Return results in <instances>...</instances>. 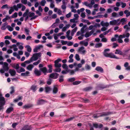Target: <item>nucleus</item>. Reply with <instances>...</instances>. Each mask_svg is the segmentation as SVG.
Here are the masks:
<instances>
[{
    "instance_id": "864d4df0",
    "label": "nucleus",
    "mask_w": 130,
    "mask_h": 130,
    "mask_svg": "<svg viewBox=\"0 0 130 130\" xmlns=\"http://www.w3.org/2000/svg\"><path fill=\"white\" fill-rule=\"evenodd\" d=\"M62 67L64 69H68V66L67 65V64H64L62 65Z\"/></svg>"
},
{
    "instance_id": "c85d7f7f",
    "label": "nucleus",
    "mask_w": 130,
    "mask_h": 130,
    "mask_svg": "<svg viewBox=\"0 0 130 130\" xmlns=\"http://www.w3.org/2000/svg\"><path fill=\"white\" fill-rule=\"evenodd\" d=\"M80 44H81L84 45L85 46H86L88 44V42H85L84 41H80Z\"/></svg>"
},
{
    "instance_id": "473e14b6",
    "label": "nucleus",
    "mask_w": 130,
    "mask_h": 130,
    "mask_svg": "<svg viewBox=\"0 0 130 130\" xmlns=\"http://www.w3.org/2000/svg\"><path fill=\"white\" fill-rule=\"evenodd\" d=\"M25 71V69L23 68H21L20 69V70H17V72L19 73H20L22 72H24Z\"/></svg>"
},
{
    "instance_id": "2f4dec72",
    "label": "nucleus",
    "mask_w": 130,
    "mask_h": 130,
    "mask_svg": "<svg viewBox=\"0 0 130 130\" xmlns=\"http://www.w3.org/2000/svg\"><path fill=\"white\" fill-rule=\"evenodd\" d=\"M75 80V78L74 77L70 78L68 80V81L69 82H74Z\"/></svg>"
},
{
    "instance_id": "f03ea898",
    "label": "nucleus",
    "mask_w": 130,
    "mask_h": 130,
    "mask_svg": "<svg viewBox=\"0 0 130 130\" xmlns=\"http://www.w3.org/2000/svg\"><path fill=\"white\" fill-rule=\"evenodd\" d=\"M6 101L4 97H0V111H3L4 109Z\"/></svg>"
},
{
    "instance_id": "052dcab7",
    "label": "nucleus",
    "mask_w": 130,
    "mask_h": 130,
    "mask_svg": "<svg viewBox=\"0 0 130 130\" xmlns=\"http://www.w3.org/2000/svg\"><path fill=\"white\" fill-rule=\"evenodd\" d=\"M119 38L120 39H122L123 38H125L126 37L125 35L123 34V35H120L119 36Z\"/></svg>"
},
{
    "instance_id": "5701e85b",
    "label": "nucleus",
    "mask_w": 130,
    "mask_h": 130,
    "mask_svg": "<svg viewBox=\"0 0 130 130\" xmlns=\"http://www.w3.org/2000/svg\"><path fill=\"white\" fill-rule=\"evenodd\" d=\"M51 90V88L49 87H45V91L46 93H48Z\"/></svg>"
},
{
    "instance_id": "72a5a7b5",
    "label": "nucleus",
    "mask_w": 130,
    "mask_h": 130,
    "mask_svg": "<svg viewBox=\"0 0 130 130\" xmlns=\"http://www.w3.org/2000/svg\"><path fill=\"white\" fill-rule=\"evenodd\" d=\"M58 89L55 86H54V87L53 92L54 94L58 92Z\"/></svg>"
},
{
    "instance_id": "7ed1b4c3",
    "label": "nucleus",
    "mask_w": 130,
    "mask_h": 130,
    "mask_svg": "<svg viewBox=\"0 0 130 130\" xmlns=\"http://www.w3.org/2000/svg\"><path fill=\"white\" fill-rule=\"evenodd\" d=\"M41 56V54L40 53H34L33 54L32 57L30 58L31 61H32L33 60L34 61L37 60L39 57H40Z\"/></svg>"
},
{
    "instance_id": "bf43d9fd",
    "label": "nucleus",
    "mask_w": 130,
    "mask_h": 130,
    "mask_svg": "<svg viewBox=\"0 0 130 130\" xmlns=\"http://www.w3.org/2000/svg\"><path fill=\"white\" fill-rule=\"evenodd\" d=\"M48 17H46L44 18L43 19V20L47 22L49 20H51V19H49L48 18Z\"/></svg>"
},
{
    "instance_id": "69168bd1",
    "label": "nucleus",
    "mask_w": 130,
    "mask_h": 130,
    "mask_svg": "<svg viewBox=\"0 0 130 130\" xmlns=\"http://www.w3.org/2000/svg\"><path fill=\"white\" fill-rule=\"evenodd\" d=\"M113 46L112 47L113 48H115L116 47L118 46V45L116 43H113Z\"/></svg>"
},
{
    "instance_id": "2eb2a0df",
    "label": "nucleus",
    "mask_w": 130,
    "mask_h": 130,
    "mask_svg": "<svg viewBox=\"0 0 130 130\" xmlns=\"http://www.w3.org/2000/svg\"><path fill=\"white\" fill-rule=\"evenodd\" d=\"M45 102H46L45 101V100L43 99H40L38 100L37 103L38 105H39L44 104Z\"/></svg>"
},
{
    "instance_id": "f3484780",
    "label": "nucleus",
    "mask_w": 130,
    "mask_h": 130,
    "mask_svg": "<svg viewBox=\"0 0 130 130\" xmlns=\"http://www.w3.org/2000/svg\"><path fill=\"white\" fill-rule=\"evenodd\" d=\"M40 70L44 73V75H46V73H47V69L46 67H44L40 69Z\"/></svg>"
},
{
    "instance_id": "0eeeda50",
    "label": "nucleus",
    "mask_w": 130,
    "mask_h": 130,
    "mask_svg": "<svg viewBox=\"0 0 130 130\" xmlns=\"http://www.w3.org/2000/svg\"><path fill=\"white\" fill-rule=\"evenodd\" d=\"M115 53L116 54H118L124 56L126 55V54L125 53H123L121 51L119 50H116L115 52Z\"/></svg>"
},
{
    "instance_id": "f704fd0d",
    "label": "nucleus",
    "mask_w": 130,
    "mask_h": 130,
    "mask_svg": "<svg viewBox=\"0 0 130 130\" xmlns=\"http://www.w3.org/2000/svg\"><path fill=\"white\" fill-rule=\"evenodd\" d=\"M92 89V87H89L84 89V90L85 91H88Z\"/></svg>"
},
{
    "instance_id": "b1692460",
    "label": "nucleus",
    "mask_w": 130,
    "mask_h": 130,
    "mask_svg": "<svg viewBox=\"0 0 130 130\" xmlns=\"http://www.w3.org/2000/svg\"><path fill=\"white\" fill-rule=\"evenodd\" d=\"M49 69L47 71V73H51L52 72V66L51 64L49 65L48 66Z\"/></svg>"
},
{
    "instance_id": "aec40b11",
    "label": "nucleus",
    "mask_w": 130,
    "mask_h": 130,
    "mask_svg": "<svg viewBox=\"0 0 130 130\" xmlns=\"http://www.w3.org/2000/svg\"><path fill=\"white\" fill-rule=\"evenodd\" d=\"M13 110V108L12 107H10L8 108L6 110V112L7 113H9Z\"/></svg>"
},
{
    "instance_id": "ea45409f",
    "label": "nucleus",
    "mask_w": 130,
    "mask_h": 130,
    "mask_svg": "<svg viewBox=\"0 0 130 130\" xmlns=\"http://www.w3.org/2000/svg\"><path fill=\"white\" fill-rule=\"evenodd\" d=\"M7 28L10 31H12L13 30V28L10 26V25H7Z\"/></svg>"
},
{
    "instance_id": "423d86ee",
    "label": "nucleus",
    "mask_w": 130,
    "mask_h": 130,
    "mask_svg": "<svg viewBox=\"0 0 130 130\" xmlns=\"http://www.w3.org/2000/svg\"><path fill=\"white\" fill-rule=\"evenodd\" d=\"M8 64L6 62H4V65L3 66V68L5 71H8L9 69V68L8 66Z\"/></svg>"
},
{
    "instance_id": "f257e3e1",
    "label": "nucleus",
    "mask_w": 130,
    "mask_h": 130,
    "mask_svg": "<svg viewBox=\"0 0 130 130\" xmlns=\"http://www.w3.org/2000/svg\"><path fill=\"white\" fill-rule=\"evenodd\" d=\"M110 50L109 49H106L104 50L103 53V55L105 57H110L111 58H116L117 59H119V58L116 56V55H114L113 53H107V51H109Z\"/></svg>"
},
{
    "instance_id": "6e6552de",
    "label": "nucleus",
    "mask_w": 130,
    "mask_h": 130,
    "mask_svg": "<svg viewBox=\"0 0 130 130\" xmlns=\"http://www.w3.org/2000/svg\"><path fill=\"white\" fill-rule=\"evenodd\" d=\"M113 114V113L110 112H103L100 115V117H101L103 116H106Z\"/></svg>"
},
{
    "instance_id": "13d9d810",
    "label": "nucleus",
    "mask_w": 130,
    "mask_h": 130,
    "mask_svg": "<svg viewBox=\"0 0 130 130\" xmlns=\"http://www.w3.org/2000/svg\"><path fill=\"white\" fill-rule=\"evenodd\" d=\"M61 42L63 45L66 44L67 43V41H64L63 40H61Z\"/></svg>"
},
{
    "instance_id": "09e8293b",
    "label": "nucleus",
    "mask_w": 130,
    "mask_h": 130,
    "mask_svg": "<svg viewBox=\"0 0 130 130\" xmlns=\"http://www.w3.org/2000/svg\"><path fill=\"white\" fill-rule=\"evenodd\" d=\"M61 70V68H57L55 69L54 70V71L55 72H60Z\"/></svg>"
},
{
    "instance_id": "9d476101",
    "label": "nucleus",
    "mask_w": 130,
    "mask_h": 130,
    "mask_svg": "<svg viewBox=\"0 0 130 130\" xmlns=\"http://www.w3.org/2000/svg\"><path fill=\"white\" fill-rule=\"evenodd\" d=\"M9 72L11 76H14L16 73V72L15 70L14 69L12 70L11 69L9 70Z\"/></svg>"
},
{
    "instance_id": "6e6d98bb",
    "label": "nucleus",
    "mask_w": 130,
    "mask_h": 130,
    "mask_svg": "<svg viewBox=\"0 0 130 130\" xmlns=\"http://www.w3.org/2000/svg\"><path fill=\"white\" fill-rule=\"evenodd\" d=\"M126 21L125 18H123L121 19L120 22H122V25H124V23Z\"/></svg>"
},
{
    "instance_id": "58836bf2",
    "label": "nucleus",
    "mask_w": 130,
    "mask_h": 130,
    "mask_svg": "<svg viewBox=\"0 0 130 130\" xmlns=\"http://www.w3.org/2000/svg\"><path fill=\"white\" fill-rule=\"evenodd\" d=\"M52 80L51 78H49L47 82L46 83L48 85H50L52 83Z\"/></svg>"
},
{
    "instance_id": "412c9836",
    "label": "nucleus",
    "mask_w": 130,
    "mask_h": 130,
    "mask_svg": "<svg viewBox=\"0 0 130 130\" xmlns=\"http://www.w3.org/2000/svg\"><path fill=\"white\" fill-rule=\"evenodd\" d=\"M7 24H8L7 22H6L3 24L2 27L1 28V29L5 30L7 28V26L6 27V26L7 25Z\"/></svg>"
},
{
    "instance_id": "0e129e2a",
    "label": "nucleus",
    "mask_w": 130,
    "mask_h": 130,
    "mask_svg": "<svg viewBox=\"0 0 130 130\" xmlns=\"http://www.w3.org/2000/svg\"><path fill=\"white\" fill-rule=\"evenodd\" d=\"M21 2L24 4H26L27 3V0H21Z\"/></svg>"
},
{
    "instance_id": "e433bc0d",
    "label": "nucleus",
    "mask_w": 130,
    "mask_h": 130,
    "mask_svg": "<svg viewBox=\"0 0 130 130\" xmlns=\"http://www.w3.org/2000/svg\"><path fill=\"white\" fill-rule=\"evenodd\" d=\"M64 76L63 75H60L59 79V81L60 83H62L64 81V79L63 78Z\"/></svg>"
},
{
    "instance_id": "39448f33",
    "label": "nucleus",
    "mask_w": 130,
    "mask_h": 130,
    "mask_svg": "<svg viewBox=\"0 0 130 130\" xmlns=\"http://www.w3.org/2000/svg\"><path fill=\"white\" fill-rule=\"evenodd\" d=\"M59 74L56 73H53L50 74L49 78L54 79H56L58 78Z\"/></svg>"
},
{
    "instance_id": "37998d69",
    "label": "nucleus",
    "mask_w": 130,
    "mask_h": 130,
    "mask_svg": "<svg viewBox=\"0 0 130 130\" xmlns=\"http://www.w3.org/2000/svg\"><path fill=\"white\" fill-rule=\"evenodd\" d=\"M75 59L77 60V61H79L80 60V58L79 57V55L78 54H76L75 55Z\"/></svg>"
},
{
    "instance_id": "49530a36",
    "label": "nucleus",
    "mask_w": 130,
    "mask_h": 130,
    "mask_svg": "<svg viewBox=\"0 0 130 130\" xmlns=\"http://www.w3.org/2000/svg\"><path fill=\"white\" fill-rule=\"evenodd\" d=\"M28 14H29L28 16L29 17L31 18L34 17L35 15V14L34 13L30 12H29Z\"/></svg>"
},
{
    "instance_id": "a18cd8bd",
    "label": "nucleus",
    "mask_w": 130,
    "mask_h": 130,
    "mask_svg": "<svg viewBox=\"0 0 130 130\" xmlns=\"http://www.w3.org/2000/svg\"><path fill=\"white\" fill-rule=\"evenodd\" d=\"M13 8V7H12L10 8V9L9 10V14H11L12 12L14 11V9Z\"/></svg>"
},
{
    "instance_id": "5fc2aeb1",
    "label": "nucleus",
    "mask_w": 130,
    "mask_h": 130,
    "mask_svg": "<svg viewBox=\"0 0 130 130\" xmlns=\"http://www.w3.org/2000/svg\"><path fill=\"white\" fill-rule=\"evenodd\" d=\"M12 46L14 48H13L14 51H15L18 50V49L16 47L17 46L16 45L14 44L12 45Z\"/></svg>"
},
{
    "instance_id": "603ef678",
    "label": "nucleus",
    "mask_w": 130,
    "mask_h": 130,
    "mask_svg": "<svg viewBox=\"0 0 130 130\" xmlns=\"http://www.w3.org/2000/svg\"><path fill=\"white\" fill-rule=\"evenodd\" d=\"M46 3V2L45 0H42V1L41 2V5L42 6H44Z\"/></svg>"
},
{
    "instance_id": "393cba45",
    "label": "nucleus",
    "mask_w": 130,
    "mask_h": 130,
    "mask_svg": "<svg viewBox=\"0 0 130 130\" xmlns=\"http://www.w3.org/2000/svg\"><path fill=\"white\" fill-rule=\"evenodd\" d=\"M34 66L33 65L30 64L28 65L27 67V69L29 71L31 70L32 68L34 67Z\"/></svg>"
},
{
    "instance_id": "a19ab883",
    "label": "nucleus",
    "mask_w": 130,
    "mask_h": 130,
    "mask_svg": "<svg viewBox=\"0 0 130 130\" xmlns=\"http://www.w3.org/2000/svg\"><path fill=\"white\" fill-rule=\"evenodd\" d=\"M11 89V91L10 92V93L11 94H13L15 91L14 87L13 86H12L10 88Z\"/></svg>"
},
{
    "instance_id": "dca6fc26",
    "label": "nucleus",
    "mask_w": 130,
    "mask_h": 130,
    "mask_svg": "<svg viewBox=\"0 0 130 130\" xmlns=\"http://www.w3.org/2000/svg\"><path fill=\"white\" fill-rule=\"evenodd\" d=\"M35 74L37 76H39L41 74V71L38 70L37 69H35L34 71Z\"/></svg>"
},
{
    "instance_id": "3c124183",
    "label": "nucleus",
    "mask_w": 130,
    "mask_h": 130,
    "mask_svg": "<svg viewBox=\"0 0 130 130\" xmlns=\"http://www.w3.org/2000/svg\"><path fill=\"white\" fill-rule=\"evenodd\" d=\"M91 35V34H90L89 32H87L84 35V36L86 38H87L89 37Z\"/></svg>"
},
{
    "instance_id": "f8f14e48",
    "label": "nucleus",
    "mask_w": 130,
    "mask_h": 130,
    "mask_svg": "<svg viewBox=\"0 0 130 130\" xmlns=\"http://www.w3.org/2000/svg\"><path fill=\"white\" fill-rule=\"evenodd\" d=\"M93 125L94 127L96 128H101L103 126V125L102 124H100L98 125L97 123H93Z\"/></svg>"
},
{
    "instance_id": "ddd939ff",
    "label": "nucleus",
    "mask_w": 130,
    "mask_h": 130,
    "mask_svg": "<svg viewBox=\"0 0 130 130\" xmlns=\"http://www.w3.org/2000/svg\"><path fill=\"white\" fill-rule=\"evenodd\" d=\"M84 49V47H80L78 50V51L79 52H82V54H85L86 51L85 50H83Z\"/></svg>"
},
{
    "instance_id": "338daca9",
    "label": "nucleus",
    "mask_w": 130,
    "mask_h": 130,
    "mask_svg": "<svg viewBox=\"0 0 130 130\" xmlns=\"http://www.w3.org/2000/svg\"><path fill=\"white\" fill-rule=\"evenodd\" d=\"M81 16L83 18H84L86 17V15L85 13H82L81 14Z\"/></svg>"
},
{
    "instance_id": "9b49d317",
    "label": "nucleus",
    "mask_w": 130,
    "mask_h": 130,
    "mask_svg": "<svg viewBox=\"0 0 130 130\" xmlns=\"http://www.w3.org/2000/svg\"><path fill=\"white\" fill-rule=\"evenodd\" d=\"M95 70L98 71L100 72L101 73H103V69L101 67L98 66L96 67Z\"/></svg>"
},
{
    "instance_id": "c9c22d12",
    "label": "nucleus",
    "mask_w": 130,
    "mask_h": 130,
    "mask_svg": "<svg viewBox=\"0 0 130 130\" xmlns=\"http://www.w3.org/2000/svg\"><path fill=\"white\" fill-rule=\"evenodd\" d=\"M102 46V44L101 43H99L96 44L95 45L96 48H99L101 47Z\"/></svg>"
},
{
    "instance_id": "6ab92c4d",
    "label": "nucleus",
    "mask_w": 130,
    "mask_h": 130,
    "mask_svg": "<svg viewBox=\"0 0 130 130\" xmlns=\"http://www.w3.org/2000/svg\"><path fill=\"white\" fill-rule=\"evenodd\" d=\"M100 24L103 26H106V27H107L109 25V23H104L103 21H101Z\"/></svg>"
},
{
    "instance_id": "4d7b16f0",
    "label": "nucleus",
    "mask_w": 130,
    "mask_h": 130,
    "mask_svg": "<svg viewBox=\"0 0 130 130\" xmlns=\"http://www.w3.org/2000/svg\"><path fill=\"white\" fill-rule=\"evenodd\" d=\"M32 106L30 105H25L23 107L24 108H30Z\"/></svg>"
},
{
    "instance_id": "4be33fe9",
    "label": "nucleus",
    "mask_w": 130,
    "mask_h": 130,
    "mask_svg": "<svg viewBox=\"0 0 130 130\" xmlns=\"http://www.w3.org/2000/svg\"><path fill=\"white\" fill-rule=\"evenodd\" d=\"M115 37L116 38H118V41L119 43H122L123 42V41L121 39H120L119 38V36L118 35H117V34L115 35Z\"/></svg>"
},
{
    "instance_id": "4c0bfd02",
    "label": "nucleus",
    "mask_w": 130,
    "mask_h": 130,
    "mask_svg": "<svg viewBox=\"0 0 130 130\" xmlns=\"http://www.w3.org/2000/svg\"><path fill=\"white\" fill-rule=\"evenodd\" d=\"M85 69L87 70H89L91 68L90 66L87 64H86L85 66Z\"/></svg>"
},
{
    "instance_id": "e2e57ef3",
    "label": "nucleus",
    "mask_w": 130,
    "mask_h": 130,
    "mask_svg": "<svg viewBox=\"0 0 130 130\" xmlns=\"http://www.w3.org/2000/svg\"><path fill=\"white\" fill-rule=\"evenodd\" d=\"M123 28L124 29H126V31H127L129 28L128 27V25L127 24L124 25L123 27Z\"/></svg>"
},
{
    "instance_id": "8fccbe9b",
    "label": "nucleus",
    "mask_w": 130,
    "mask_h": 130,
    "mask_svg": "<svg viewBox=\"0 0 130 130\" xmlns=\"http://www.w3.org/2000/svg\"><path fill=\"white\" fill-rule=\"evenodd\" d=\"M18 14L16 12H15L11 16V18H16L17 17Z\"/></svg>"
},
{
    "instance_id": "4468645a",
    "label": "nucleus",
    "mask_w": 130,
    "mask_h": 130,
    "mask_svg": "<svg viewBox=\"0 0 130 130\" xmlns=\"http://www.w3.org/2000/svg\"><path fill=\"white\" fill-rule=\"evenodd\" d=\"M31 129V128L30 126L28 125H26L23 127L22 130H30Z\"/></svg>"
},
{
    "instance_id": "cd10ccee",
    "label": "nucleus",
    "mask_w": 130,
    "mask_h": 130,
    "mask_svg": "<svg viewBox=\"0 0 130 130\" xmlns=\"http://www.w3.org/2000/svg\"><path fill=\"white\" fill-rule=\"evenodd\" d=\"M30 89L34 92H35L37 90L36 86L35 85H32Z\"/></svg>"
},
{
    "instance_id": "680f3d73",
    "label": "nucleus",
    "mask_w": 130,
    "mask_h": 130,
    "mask_svg": "<svg viewBox=\"0 0 130 130\" xmlns=\"http://www.w3.org/2000/svg\"><path fill=\"white\" fill-rule=\"evenodd\" d=\"M25 31L26 33L27 34L29 35V30L28 29L25 28Z\"/></svg>"
},
{
    "instance_id": "79ce46f5",
    "label": "nucleus",
    "mask_w": 130,
    "mask_h": 130,
    "mask_svg": "<svg viewBox=\"0 0 130 130\" xmlns=\"http://www.w3.org/2000/svg\"><path fill=\"white\" fill-rule=\"evenodd\" d=\"M12 67L13 68H15L16 70L17 71V70H19L18 69L19 68V65L18 64H17L15 66H13Z\"/></svg>"
},
{
    "instance_id": "20e7f679",
    "label": "nucleus",
    "mask_w": 130,
    "mask_h": 130,
    "mask_svg": "<svg viewBox=\"0 0 130 130\" xmlns=\"http://www.w3.org/2000/svg\"><path fill=\"white\" fill-rule=\"evenodd\" d=\"M61 61V59L59 58L54 61V66L55 68H60L61 67V64L60 63H59V62Z\"/></svg>"
},
{
    "instance_id": "de8ad7c7",
    "label": "nucleus",
    "mask_w": 130,
    "mask_h": 130,
    "mask_svg": "<svg viewBox=\"0 0 130 130\" xmlns=\"http://www.w3.org/2000/svg\"><path fill=\"white\" fill-rule=\"evenodd\" d=\"M81 82L80 81H76L73 83V84L74 85H76L79 84Z\"/></svg>"
},
{
    "instance_id": "bb28decb",
    "label": "nucleus",
    "mask_w": 130,
    "mask_h": 130,
    "mask_svg": "<svg viewBox=\"0 0 130 130\" xmlns=\"http://www.w3.org/2000/svg\"><path fill=\"white\" fill-rule=\"evenodd\" d=\"M77 29V27H75L71 31V36H73L74 35V33L76 32Z\"/></svg>"
},
{
    "instance_id": "1a4fd4ad",
    "label": "nucleus",
    "mask_w": 130,
    "mask_h": 130,
    "mask_svg": "<svg viewBox=\"0 0 130 130\" xmlns=\"http://www.w3.org/2000/svg\"><path fill=\"white\" fill-rule=\"evenodd\" d=\"M108 87L107 86L103 85H99L97 86V88L99 90H101Z\"/></svg>"
},
{
    "instance_id": "a878e982",
    "label": "nucleus",
    "mask_w": 130,
    "mask_h": 130,
    "mask_svg": "<svg viewBox=\"0 0 130 130\" xmlns=\"http://www.w3.org/2000/svg\"><path fill=\"white\" fill-rule=\"evenodd\" d=\"M29 9H27L26 10L25 12L23 13V17H25L28 15V14H29Z\"/></svg>"
},
{
    "instance_id": "c03bdc74",
    "label": "nucleus",
    "mask_w": 130,
    "mask_h": 130,
    "mask_svg": "<svg viewBox=\"0 0 130 130\" xmlns=\"http://www.w3.org/2000/svg\"><path fill=\"white\" fill-rule=\"evenodd\" d=\"M75 118V117H71L70 118L67 119L65 121L66 122H68L72 120L73 119Z\"/></svg>"
},
{
    "instance_id": "a211bd4d",
    "label": "nucleus",
    "mask_w": 130,
    "mask_h": 130,
    "mask_svg": "<svg viewBox=\"0 0 130 130\" xmlns=\"http://www.w3.org/2000/svg\"><path fill=\"white\" fill-rule=\"evenodd\" d=\"M30 72L28 71H26L25 73H21V75L22 76H29Z\"/></svg>"
},
{
    "instance_id": "7c9ffc66",
    "label": "nucleus",
    "mask_w": 130,
    "mask_h": 130,
    "mask_svg": "<svg viewBox=\"0 0 130 130\" xmlns=\"http://www.w3.org/2000/svg\"><path fill=\"white\" fill-rule=\"evenodd\" d=\"M25 47L27 48V51L29 52H30L31 51V48L30 46L29 45H27Z\"/></svg>"
},
{
    "instance_id": "774afa93",
    "label": "nucleus",
    "mask_w": 130,
    "mask_h": 130,
    "mask_svg": "<svg viewBox=\"0 0 130 130\" xmlns=\"http://www.w3.org/2000/svg\"><path fill=\"white\" fill-rule=\"evenodd\" d=\"M66 95V94H62L60 95V97L62 99H63Z\"/></svg>"
},
{
    "instance_id": "c756f323",
    "label": "nucleus",
    "mask_w": 130,
    "mask_h": 130,
    "mask_svg": "<svg viewBox=\"0 0 130 130\" xmlns=\"http://www.w3.org/2000/svg\"><path fill=\"white\" fill-rule=\"evenodd\" d=\"M109 23L110 25H115L117 24V21L116 20H113L110 21L109 22Z\"/></svg>"
}]
</instances>
